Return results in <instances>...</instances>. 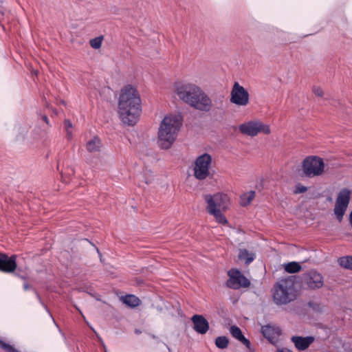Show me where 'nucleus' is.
<instances>
[{
    "label": "nucleus",
    "instance_id": "obj_40",
    "mask_svg": "<svg viewBox=\"0 0 352 352\" xmlns=\"http://www.w3.org/2000/svg\"><path fill=\"white\" fill-rule=\"evenodd\" d=\"M349 222H350L351 226L352 228V211L349 214Z\"/></svg>",
    "mask_w": 352,
    "mask_h": 352
},
{
    "label": "nucleus",
    "instance_id": "obj_42",
    "mask_svg": "<svg viewBox=\"0 0 352 352\" xmlns=\"http://www.w3.org/2000/svg\"><path fill=\"white\" fill-rule=\"evenodd\" d=\"M4 12H5L4 9L0 8V15L3 16L4 14Z\"/></svg>",
    "mask_w": 352,
    "mask_h": 352
},
{
    "label": "nucleus",
    "instance_id": "obj_33",
    "mask_svg": "<svg viewBox=\"0 0 352 352\" xmlns=\"http://www.w3.org/2000/svg\"><path fill=\"white\" fill-rule=\"evenodd\" d=\"M148 336L152 338L153 340H156L157 343L161 342V340L159 339L158 336H155L153 333H148Z\"/></svg>",
    "mask_w": 352,
    "mask_h": 352
},
{
    "label": "nucleus",
    "instance_id": "obj_8",
    "mask_svg": "<svg viewBox=\"0 0 352 352\" xmlns=\"http://www.w3.org/2000/svg\"><path fill=\"white\" fill-rule=\"evenodd\" d=\"M351 191L344 188L338 192L333 209L334 214L339 222L343 219L351 199Z\"/></svg>",
    "mask_w": 352,
    "mask_h": 352
},
{
    "label": "nucleus",
    "instance_id": "obj_30",
    "mask_svg": "<svg viewBox=\"0 0 352 352\" xmlns=\"http://www.w3.org/2000/svg\"><path fill=\"white\" fill-rule=\"evenodd\" d=\"M265 188V178L260 177L259 181H257L255 184V188L258 191L262 190Z\"/></svg>",
    "mask_w": 352,
    "mask_h": 352
},
{
    "label": "nucleus",
    "instance_id": "obj_12",
    "mask_svg": "<svg viewBox=\"0 0 352 352\" xmlns=\"http://www.w3.org/2000/svg\"><path fill=\"white\" fill-rule=\"evenodd\" d=\"M211 161V156L208 153L199 156L195 163L194 176H208L210 175L209 167Z\"/></svg>",
    "mask_w": 352,
    "mask_h": 352
},
{
    "label": "nucleus",
    "instance_id": "obj_31",
    "mask_svg": "<svg viewBox=\"0 0 352 352\" xmlns=\"http://www.w3.org/2000/svg\"><path fill=\"white\" fill-rule=\"evenodd\" d=\"M313 92L318 96L322 97L324 94L323 90L322 88L318 86H314L312 89Z\"/></svg>",
    "mask_w": 352,
    "mask_h": 352
},
{
    "label": "nucleus",
    "instance_id": "obj_9",
    "mask_svg": "<svg viewBox=\"0 0 352 352\" xmlns=\"http://www.w3.org/2000/svg\"><path fill=\"white\" fill-rule=\"evenodd\" d=\"M240 132L243 134L254 137L258 133L270 134L271 131L270 126L258 120H252L243 123L239 126Z\"/></svg>",
    "mask_w": 352,
    "mask_h": 352
},
{
    "label": "nucleus",
    "instance_id": "obj_7",
    "mask_svg": "<svg viewBox=\"0 0 352 352\" xmlns=\"http://www.w3.org/2000/svg\"><path fill=\"white\" fill-rule=\"evenodd\" d=\"M326 165L323 160L316 155L306 157L302 162V168L307 176H320L324 171Z\"/></svg>",
    "mask_w": 352,
    "mask_h": 352
},
{
    "label": "nucleus",
    "instance_id": "obj_20",
    "mask_svg": "<svg viewBox=\"0 0 352 352\" xmlns=\"http://www.w3.org/2000/svg\"><path fill=\"white\" fill-rule=\"evenodd\" d=\"M122 300L124 304L131 308L138 307L140 303V298L133 294L122 296Z\"/></svg>",
    "mask_w": 352,
    "mask_h": 352
},
{
    "label": "nucleus",
    "instance_id": "obj_17",
    "mask_svg": "<svg viewBox=\"0 0 352 352\" xmlns=\"http://www.w3.org/2000/svg\"><path fill=\"white\" fill-rule=\"evenodd\" d=\"M279 332L280 329L278 328H274L269 324L262 326L261 327V333L263 336L271 343L274 342V334H279Z\"/></svg>",
    "mask_w": 352,
    "mask_h": 352
},
{
    "label": "nucleus",
    "instance_id": "obj_5",
    "mask_svg": "<svg viewBox=\"0 0 352 352\" xmlns=\"http://www.w3.org/2000/svg\"><path fill=\"white\" fill-rule=\"evenodd\" d=\"M204 199L208 204L206 208L208 212L213 215L219 223L223 225L228 224V221L226 216L219 209L229 200L228 195L223 193H216L213 195L208 194L204 195Z\"/></svg>",
    "mask_w": 352,
    "mask_h": 352
},
{
    "label": "nucleus",
    "instance_id": "obj_27",
    "mask_svg": "<svg viewBox=\"0 0 352 352\" xmlns=\"http://www.w3.org/2000/svg\"><path fill=\"white\" fill-rule=\"evenodd\" d=\"M103 37L98 36L90 40V45L94 49H99L102 45Z\"/></svg>",
    "mask_w": 352,
    "mask_h": 352
},
{
    "label": "nucleus",
    "instance_id": "obj_21",
    "mask_svg": "<svg viewBox=\"0 0 352 352\" xmlns=\"http://www.w3.org/2000/svg\"><path fill=\"white\" fill-rule=\"evenodd\" d=\"M283 267L285 271L289 274L297 273L302 269L300 263L296 261H292L287 263H285L283 264Z\"/></svg>",
    "mask_w": 352,
    "mask_h": 352
},
{
    "label": "nucleus",
    "instance_id": "obj_22",
    "mask_svg": "<svg viewBox=\"0 0 352 352\" xmlns=\"http://www.w3.org/2000/svg\"><path fill=\"white\" fill-rule=\"evenodd\" d=\"M255 197V191L250 190L248 192L243 193L240 196V204L245 207L248 206Z\"/></svg>",
    "mask_w": 352,
    "mask_h": 352
},
{
    "label": "nucleus",
    "instance_id": "obj_44",
    "mask_svg": "<svg viewBox=\"0 0 352 352\" xmlns=\"http://www.w3.org/2000/svg\"><path fill=\"white\" fill-rule=\"evenodd\" d=\"M145 182H146V184H149V183H151V181H149V180H148V179H146V180H145Z\"/></svg>",
    "mask_w": 352,
    "mask_h": 352
},
{
    "label": "nucleus",
    "instance_id": "obj_34",
    "mask_svg": "<svg viewBox=\"0 0 352 352\" xmlns=\"http://www.w3.org/2000/svg\"><path fill=\"white\" fill-rule=\"evenodd\" d=\"M66 130V138L68 140H71L72 138V129H65Z\"/></svg>",
    "mask_w": 352,
    "mask_h": 352
},
{
    "label": "nucleus",
    "instance_id": "obj_18",
    "mask_svg": "<svg viewBox=\"0 0 352 352\" xmlns=\"http://www.w3.org/2000/svg\"><path fill=\"white\" fill-rule=\"evenodd\" d=\"M102 148V142L98 136H94L93 138L87 141L86 144V149L89 153H95L100 151Z\"/></svg>",
    "mask_w": 352,
    "mask_h": 352
},
{
    "label": "nucleus",
    "instance_id": "obj_36",
    "mask_svg": "<svg viewBox=\"0 0 352 352\" xmlns=\"http://www.w3.org/2000/svg\"><path fill=\"white\" fill-rule=\"evenodd\" d=\"M23 289H24V290H25V291H26V290H28V289H32V285H30V284H29V283H25L23 284Z\"/></svg>",
    "mask_w": 352,
    "mask_h": 352
},
{
    "label": "nucleus",
    "instance_id": "obj_24",
    "mask_svg": "<svg viewBox=\"0 0 352 352\" xmlns=\"http://www.w3.org/2000/svg\"><path fill=\"white\" fill-rule=\"evenodd\" d=\"M229 344V340L226 336H218L215 339V345L220 349H226Z\"/></svg>",
    "mask_w": 352,
    "mask_h": 352
},
{
    "label": "nucleus",
    "instance_id": "obj_16",
    "mask_svg": "<svg viewBox=\"0 0 352 352\" xmlns=\"http://www.w3.org/2000/svg\"><path fill=\"white\" fill-rule=\"evenodd\" d=\"M230 332L234 338L243 343L251 352L254 351L250 341L244 336L241 329L239 327L236 325L232 326L230 329Z\"/></svg>",
    "mask_w": 352,
    "mask_h": 352
},
{
    "label": "nucleus",
    "instance_id": "obj_45",
    "mask_svg": "<svg viewBox=\"0 0 352 352\" xmlns=\"http://www.w3.org/2000/svg\"><path fill=\"white\" fill-rule=\"evenodd\" d=\"M104 352H108L107 349V348H106V346L104 345Z\"/></svg>",
    "mask_w": 352,
    "mask_h": 352
},
{
    "label": "nucleus",
    "instance_id": "obj_38",
    "mask_svg": "<svg viewBox=\"0 0 352 352\" xmlns=\"http://www.w3.org/2000/svg\"><path fill=\"white\" fill-rule=\"evenodd\" d=\"M14 275L23 280H25L26 278L25 276L21 275L19 274L14 273Z\"/></svg>",
    "mask_w": 352,
    "mask_h": 352
},
{
    "label": "nucleus",
    "instance_id": "obj_2",
    "mask_svg": "<svg viewBox=\"0 0 352 352\" xmlns=\"http://www.w3.org/2000/svg\"><path fill=\"white\" fill-rule=\"evenodd\" d=\"M175 91L181 100L194 109L209 111L212 108L211 99L195 84L177 82L175 84Z\"/></svg>",
    "mask_w": 352,
    "mask_h": 352
},
{
    "label": "nucleus",
    "instance_id": "obj_35",
    "mask_svg": "<svg viewBox=\"0 0 352 352\" xmlns=\"http://www.w3.org/2000/svg\"><path fill=\"white\" fill-rule=\"evenodd\" d=\"M275 352H293V351L287 348H282V349H277Z\"/></svg>",
    "mask_w": 352,
    "mask_h": 352
},
{
    "label": "nucleus",
    "instance_id": "obj_23",
    "mask_svg": "<svg viewBox=\"0 0 352 352\" xmlns=\"http://www.w3.org/2000/svg\"><path fill=\"white\" fill-rule=\"evenodd\" d=\"M307 306L314 313L321 314L324 312V306L322 305L320 302L309 300L307 302Z\"/></svg>",
    "mask_w": 352,
    "mask_h": 352
},
{
    "label": "nucleus",
    "instance_id": "obj_1",
    "mask_svg": "<svg viewBox=\"0 0 352 352\" xmlns=\"http://www.w3.org/2000/svg\"><path fill=\"white\" fill-rule=\"evenodd\" d=\"M141 111V99L138 91L131 85L125 86L121 90L118 101L120 120L124 124L133 126L138 121Z\"/></svg>",
    "mask_w": 352,
    "mask_h": 352
},
{
    "label": "nucleus",
    "instance_id": "obj_32",
    "mask_svg": "<svg viewBox=\"0 0 352 352\" xmlns=\"http://www.w3.org/2000/svg\"><path fill=\"white\" fill-rule=\"evenodd\" d=\"M65 129H71L72 127V122H70V120H66L65 121Z\"/></svg>",
    "mask_w": 352,
    "mask_h": 352
},
{
    "label": "nucleus",
    "instance_id": "obj_25",
    "mask_svg": "<svg viewBox=\"0 0 352 352\" xmlns=\"http://www.w3.org/2000/svg\"><path fill=\"white\" fill-rule=\"evenodd\" d=\"M339 264L345 269L352 270V256L340 258Z\"/></svg>",
    "mask_w": 352,
    "mask_h": 352
},
{
    "label": "nucleus",
    "instance_id": "obj_10",
    "mask_svg": "<svg viewBox=\"0 0 352 352\" xmlns=\"http://www.w3.org/2000/svg\"><path fill=\"white\" fill-rule=\"evenodd\" d=\"M230 278L227 281V286L237 289L241 287H248L250 285V280L238 269L232 268L228 273Z\"/></svg>",
    "mask_w": 352,
    "mask_h": 352
},
{
    "label": "nucleus",
    "instance_id": "obj_6",
    "mask_svg": "<svg viewBox=\"0 0 352 352\" xmlns=\"http://www.w3.org/2000/svg\"><path fill=\"white\" fill-rule=\"evenodd\" d=\"M298 283L306 289L316 290L324 285V278L317 270L312 269L303 273L301 276H297Z\"/></svg>",
    "mask_w": 352,
    "mask_h": 352
},
{
    "label": "nucleus",
    "instance_id": "obj_19",
    "mask_svg": "<svg viewBox=\"0 0 352 352\" xmlns=\"http://www.w3.org/2000/svg\"><path fill=\"white\" fill-rule=\"evenodd\" d=\"M238 258L241 261H244L245 265H249L255 259V254L249 252L247 249H239Z\"/></svg>",
    "mask_w": 352,
    "mask_h": 352
},
{
    "label": "nucleus",
    "instance_id": "obj_37",
    "mask_svg": "<svg viewBox=\"0 0 352 352\" xmlns=\"http://www.w3.org/2000/svg\"><path fill=\"white\" fill-rule=\"evenodd\" d=\"M41 118L47 124H49V119L47 116H42Z\"/></svg>",
    "mask_w": 352,
    "mask_h": 352
},
{
    "label": "nucleus",
    "instance_id": "obj_39",
    "mask_svg": "<svg viewBox=\"0 0 352 352\" xmlns=\"http://www.w3.org/2000/svg\"><path fill=\"white\" fill-rule=\"evenodd\" d=\"M134 333L137 335H139V334L142 333V331L139 329H135L134 330Z\"/></svg>",
    "mask_w": 352,
    "mask_h": 352
},
{
    "label": "nucleus",
    "instance_id": "obj_28",
    "mask_svg": "<svg viewBox=\"0 0 352 352\" xmlns=\"http://www.w3.org/2000/svg\"><path fill=\"white\" fill-rule=\"evenodd\" d=\"M307 190V187L302 185L300 183H298L295 185L293 192L296 195L300 194L306 192Z\"/></svg>",
    "mask_w": 352,
    "mask_h": 352
},
{
    "label": "nucleus",
    "instance_id": "obj_4",
    "mask_svg": "<svg viewBox=\"0 0 352 352\" xmlns=\"http://www.w3.org/2000/svg\"><path fill=\"white\" fill-rule=\"evenodd\" d=\"M297 278L296 275L289 276L274 285L272 296L276 305H287L296 299V290L294 284L298 283Z\"/></svg>",
    "mask_w": 352,
    "mask_h": 352
},
{
    "label": "nucleus",
    "instance_id": "obj_41",
    "mask_svg": "<svg viewBox=\"0 0 352 352\" xmlns=\"http://www.w3.org/2000/svg\"><path fill=\"white\" fill-rule=\"evenodd\" d=\"M163 344H164V346H166V348L168 349V352H173V351H172V350H171V349L169 347V346H168L167 344H166V343H164V342H163Z\"/></svg>",
    "mask_w": 352,
    "mask_h": 352
},
{
    "label": "nucleus",
    "instance_id": "obj_11",
    "mask_svg": "<svg viewBox=\"0 0 352 352\" xmlns=\"http://www.w3.org/2000/svg\"><path fill=\"white\" fill-rule=\"evenodd\" d=\"M230 101L238 106H246L250 101L249 93L238 82H235L230 92Z\"/></svg>",
    "mask_w": 352,
    "mask_h": 352
},
{
    "label": "nucleus",
    "instance_id": "obj_15",
    "mask_svg": "<svg viewBox=\"0 0 352 352\" xmlns=\"http://www.w3.org/2000/svg\"><path fill=\"white\" fill-rule=\"evenodd\" d=\"M315 338L313 336H294L291 338V342L294 344L295 347L300 351L307 350L310 345L314 342Z\"/></svg>",
    "mask_w": 352,
    "mask_h": 352
},
{
    "label": "nucleus",
    "instance_id": "obj_14",
    "mask_svg": "<svg viewBox=\"0 0 352 352\" xmlns=\"http://www.w3.org/2000/svg\"><path fill=\"white\" fill-rule=\"evenodd\" d=\"M190 320L193 324V329L197 333L204 335L209 330V322L203 315L195 314L191 317Z\"/></svg>",
    "mask_w": 352,
    "mask_h": 352
},
{
    "label": "nucleus",
    "instance_id": "obj_3",
    "mask_svg": "<svg viewBox=\"0 0 352 352\" xmlns=\"http://www.w3.org/2000/svg\"><path fill=\"white\" fill-rule=\"evenodd\" d=\"M182 124L179 115H169L162 120L158 131V144L163 149L169 148L177 138Z\"/></svg>",
    "mask_w": 352,
    "mask_h": 352
},
{
    "label": "nucleus",
    "instance_id": "obj_43",
    "mask_svg": "<svg viewBox=\"0 0 352 352\" xmlns=\"http://www.w3.org/2000/svg\"><path fill=\"white\" fill-rule=\"evenodd\" d=\"M205 178H206V177H195V179H199V180L204 179Z\"/></svg>",
    "mask_w": 352,
    "mask_h": 352
},
{
    "label": "nucleus",
    "instance_id": "obj_46",
    "mask_svg": "<svg viewBox=\"0 0 352 352\" xmlns=\"http://www.w3.org/2000/svg\"><path fill=\"white\" fill-rule=\"evenodd\" d=\"M319 327H320V328H323V325H322V324H319Z\"/></svg>",
    "mask_w": 352,
    "mask_h": 352
},
{
    "label": "nucleus",
    "instance_id": "obj_13",
    "mask_svg": "<svg viewBox=\"0 0 352 352\" xmlns=\"http://www.w3.org/2000/svg\"><path fill=\"white\" fill-rule=\"evenodd\" d=\"M16 254L9 256L7 254L0 252V271L4 273H14L17 267Z\"/></svg>",
    "mask_w": 352,
    "mask_h": 352
},
{
    "label": "nucleus",
    "instance_id": "obj_26",
    "mask_svg": "<svg viewBox=\"0 0 352 352\" xmlns=\"http://www.w3.org/2000/svg\"><path fill=\"white\" fill-rule=\"evenodd\" d=\"M0 349L6 352H20L18 349H15L14 346L5 342L0 339Z\"/></svg>",
    "mask_w": 352,
    "mask_h": 352
},
{
    "label": "nucleus",
    "instance_id": "obj_29",
    "mask_svg": "<svg viewBox=\"0 0 352 352\" xmlns=\"http://www.w3.org/2000/svg\"><path fill=\"white\" fill-rule=\"evenodd\" d=\"M34 292L36 296V298L38 299V302H40V304L43 307V308L45 309V311L50 314V316L51 317H52L47 306L43 302V301L42 300L41 296H40V294H38V292L35 289H34Z\"/></svg>",
    "mask_w": 352,
    "mask_h": 352
}]
</instances>
